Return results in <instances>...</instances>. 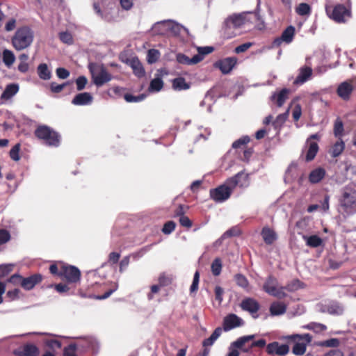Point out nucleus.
I'll use <instances>...</instances> for the list:
<instances>
[{"mask_svg": "<svg viewBox=\"0 0 356 356\" xmlns=\"http://www.w3.org/2000/svg\"><path fill=\"white\" fill-rule=\"evenodd\" d=\"M248 186V176L243 172H238L234 177L227 179L224 184L210 191L211 197L216 202H222L231 195L232 191L237 186Z\"/></svg>", "mask_w": 356, "mask_h": 356, "instance_id": "1", "label": "nucleus"}, {"mask_svg": "<svg viewBox=\"0 0 356 356\" xmlns=\"http://www.w3.org/2000/svg\"><path fill=\"white\" fill-rule=\"evenodd\" d=\"M256 20H261L260 15L258 13L253 14L250 12L234 13L225 19L222 29L227 38H232L236 35L232 31L233 29H238L251 24Z\"/></svg>", "mask_w": 356, "mask_h": 356, "instance_id": "2", "label": "nucleus"}, {"mask_svg": "<svg viewBox=\"0 0 356 356\" xmlns=\"http://www.w3.org/2000/svg\"><path fill=\"white\" fill-rule=\"evenodd\" d=\"M33 38L34 33L32 29L29 26H22L16 31L11 42L16 50L21 51L31 46Z\"/></svg>", "mask_w": 356, "mask_h": 356, "instance_id": "3", "label": "nucleus"}, {"mask_svg": "<svg viewBox=\"0 0 356 356\" xmlns=\"http://www.w3.org/2000/svg\"><path fill=\"white\" fill-rule=\"evenodd\" d=\"M35 135L48 146L58 147L60 145V136L59 134L47 125L39 126L35 130Z\"/></svg>", "mask_w": 356, "mask_h": 356, "instance_id": "4", "label": "nucleus"}, {"mask_svg": "<svg viewBox=\"0 0 356 356\" xmlns=\"http://www.w3.org/2000/svg\"><path fill=\"white\" fill-rule=\"evenodd\" d=\"M88 69L91 74L92 81L97 87L102 86L106 83L111 81L113 78L112 75L102 65L90 63L88 65Z\"/></svg>", "mask_w": 356, "mask_h": 356, "instance_id": "5", "label": "nucleus"}, {"mask_svg": "<svg viewBox=\"0 0 356 356\" xmlns=\"http://www.w3.org/2000/svg\"><path fill=\"white\" fill-rule=\"evenodd\" d=\"M339 201L344 212L348 214L356 213V190L350 187H345Z\"/></svg>", "mask_w": 356, "mask_h": 356, "instance_id": "6", "label": "nucleus"}, {"mask_svg": "<svg viewBox=\"0 0 356 356\" xmlns=\"http://www.w3.org/2000/svg\"><path fill=\"white\" fill-rule=\"evenodd\" d=\"M286 338L290 340H298V341L295 343L292 349V353L296 355H304L307 350V345L310 343L312 339L309 334H291Z\"/></svg>", "mask_w": 356, "mask_h": 356, "instance_id": "7", "label": "nucleus"}, {"mask_svg": "<svg viewBox=\"0 0 356 356\" xmlns=\"http://www.w3.org/2000/svg\"><path fill=\"white\" fill-rule=\"evenodd\" d=\"M328 16L338 23H344L351 17V12L345 6L338 4L335 6L332 13H330L328 8H326Z\"/></svg>", "mask_w": 356, "mask_h": 356, "instance_id": "8", "label": "nucleus"}, {"mask_svg": "<svg viewBox=\"0 0 356 356\" xmlns=\"http://www.w3.org/2000/svg\"><path fill=\"white\" fill-rule=\"evenodd\" d=\"M295 35V28L293 26H288L282 33L281 36L274 40L273 45L279 47L282 42L291 43Z\"/></svg>", "mask_w": 356, "mask_h": 356, "instance_id": "9", "label": "nucleus"}, {"mask_svg": "<svg viewBox=\"0 0 356 356\" xmlns=\"http://www.w3.org/2000/svg\"><path fill=\"white\" fill-rule=\"evenodd\" d=\"M244 323L242 318L236 314H231L225 317L223 320V329L229 331L235 327H240Z\"/></svg>", "mask_w": 356, "mask_h": 356, "instance_id": "10", "label": "nucleus"}, {"mask_svg": "<svg viewBox=\"0 0 356 356\" xmlns=\"http://www.w3.org/2000/svg\"><path fill=\"white\" fill-rule=\"evenodd\" d=\"M62 274L69 282L76 283L80 280V270L75 266H63Z\"/></svg>", "mask_w": 356, "mask_h": 356, "instance_id": "11", "label": "nucleus"}, {"mask_svg": "<svg viewBox=\"0 0 356 356\" xmlns=\"http://www.w3.org/2000/svg\"><path fill=\"white\" fill-rule=\"evenodd\" d=\"M266 351L269 355L284 356L289 353V347L286 344H280L275 341L267 345Z\"/></svg>", "mask_w": 356, "mask_h": 356, "instance_id": "12", "label": "nucleus"}, {"mask_svg": "<svg viewBox=\"0 0 356 356\" xmlns=\"http://www.w3.org/2000/svg\"><path fill=\"white\" fill-rule=\"evenodd\" d=\"M237 63L235 57H228L216 63L215 66L220 70L222 73H229Z\"/></svg>", "mask_w": 356, "mask_h": 356, "instance_id": "13", "label": "nucleus"}, {"mask_svg": "<svg viewBox=\"0 0 356 356\" xmlns=\"http://www.w3.org/2000/svg\"><path fill=\"white\" fill-rule=\"evenodd\" d=\"M354 86L352 81H346L341 83L337 88V95L343 100L350 99L353 91Z\"/></svg>", "mask_w": 356, "mask_h": 356, "instance_id": "14", "label": "nucleus"}, {"mask_svg": "<svg viewBox=\"0 0 356 356\" xmlns=\"http://www.w3.org/2000/svg\"><path fill=\"white\" fill-rule=\"evenodd\" d=\"M254 338V334L243 336L238 338L236 341L232 342L230 344H232L238 350L240 349L244 353H248L250 351V345L248 347H246L245 344L248 342L253 340Z\"/></svg>", "mask_w": 356, "mask_h": 356, "instance_id": "15", "label": "nucleus"}, {"mask_svg": "<svg viewBox=\"0 0 356 356\" xmlns=\"http://www.w3.org/2000/svg\"><path fill=\"white\" fill-rule=\"evenodd\" d=\"M241 307L243 310L248 312L251 314H256L259 309V302L253 298H245L241 302Z\"/></svg>", "mask_w": 356, "mask_h": 356, "instance_id": "16", "label": "nucleus"}, {"mask_svg": "<svg viewBox=\"0 0 356 356\" xmlns=\"http://www.w3.org/2000/svg\"><path fill=\"white\" fill-rule=\"evenodd\" d=\"M41 281L42 275L40 274H34L26 278L22 277L21 286L25 290H31Z\"/></svg>", "mask_w": 356, "mask_h": 356, "instance_id": "17", "label": "nucleus"}, {"mask_svg": "<svg viewBox=\"0 0 356 356\" xmlns=\"http://www.w3.org/2000/svg\"><path fill=\"white\" fill-rule=\"evenodd\" d=\"M93 97L89 92H81L74 96L72 104L76 106L90 105L92 102Z\"/></svg>", "mask_w": 356, "mask_h": 356, "instance_id": "18", "label": "nucleus"}, {"mask_svg": "<svg viewBox=\"0 0 356 356\" xmlns=\"http://www.w3.org/2000/svg\"><path fill=\"white\" fill-rule=\"evenodd\" d=\"M19 85L17 83H10L7 85L0 97L1 103H4L15 96L19 91Z\"/></svg>", "mask_w": 356, "mask_h": 356, "instance_id": "19", "label": "nucleus"}, {"mask_svg": "<svg viewBox=\"0 0 356 356\" xmlns=\"http://www.w3.org/2000/svg\"><path fill=\"white\" fill-rule=\"evenodd\" d=\"M39 349L32 343H26L22 350H15L14 353L18 356H38L39 355Z\"/></svg>", "mask_w": 356, "mask_h": 356, "instance_id": "20", "label": "nucleus"}, {"mask_svg": "<svg viewBox=\"0 0 356 356\" xmlns=\"http://www.w3.org/2000/svg\"><path fill=\"white\" fill-rule=\"evenodd\" d=\"M312 70L309 67H303L300 69V72L294 81L295 84H302L305 83L312 76Z\"/></svg>", "mask_w": 356, "mask_h": 356, "instance_id": "21", "label": "nucleus"}, {"mask_svg": "<svg viewBox=\"0 0 356 356\" xmlns=\"http://www.w3.org/2000/svg\"><path fill=\"white\" fill-rule=\"evenodd\" d=\"M323 312L332 315H341L343 312V307L338 302H332L324 306Z\"/></svg>", "mask_w": 356, "mask_h": 356, "instance_id": "22", "label": "nucleus"}, {"mask_svg": "<svg viewBox=\"0 0 356 356\" xmlns=\"http://www.w3.org/2000/svg\"><path fill=\"white\" fill-rule=\"evenodd\" d=\"M129 63L136 76L138 77H143L145 76V72L143 66L137 58H131L129 61Z\"/></svg>", "mask_w": 356, "mask_h": 356, "instance_id": "23", "label": "nucleus"}, {"mask_svg": "<svg viewBox=\"0 0 356 356\" xmlns=\"http://www.w3.org/2000/svg\"><path fill=\"white\" fill-rule=\"evenodd\" d=\"M200 56H193V58H190L183 54H178L177 55V60L179 63L190 65L200 62L202 60Z\"/></svg>", "mask_w": 356, "mask_h": 356, "instance_id": "24", "label": "nucleus"}, {"mask_svg": "<svg viewBox=\"0 0 356 356\" xmlns=\"http://www.w3.org/2000/svg\"><path fill=\"white\" fill-rule=\"evenodd\" d=\"M261 234L264 242L268 245H271L277 239L276 233L268 227L262 229Z\"/></svg>", "mask_w": 356, "mask_h": 356, "instance_id": "25", "label": "nucleus"}, {"mask_svg": "<svg viewBox=\"0 0 356 356\" xmlns=\"http://www.w3.org/2000/svg\"><path fill=\"white\" fill-rule=\"evenodd\" d=\"M325 175V170L322 168H318L310 172L309 175V180L312 184H316L321 181Z\"/></svg>", "mask_w": 356, "mask_h": 356, "instance_id": "26", "label": "nucleus"}, {"mask_svg": "<svg viewBox=\"0 0 356 356\" xmlns=\"http://www.w3.org/2000/svg\"><path fill=\"white\" fill-rule=\"evenodd\" d=\"M1 59L4 65L10 68L15 61V56L14 53L9 49H5L1 54Z\"/></svg>", "mask_w": 356, "mask_h": 356, "instance_id": "27", "label": "nucleus"}, {"mask_svg": "<svg viewBox=\"0 0 356 356\" xmlns=\"http://www.w3.org/2000/svg\"><path fill=\"white\" fill-rule=\"evenodd\" d=\"M307 145H308V149L306 154V161H310L315 158L318 151V145L316 142L309 140L307 141Z\"/></svg>", "mask_w": 356, "mask_h": 356, "instance_id": "28", "label": "nucleus"}, {"mask_svg": "<svg viewBox=\"0 0 356 356\" xmlns=\"http://www.w3.org/2000/svg\"><path fill=\"white\" fill-rule=\"evenodd\" d=\"M286 306L280 302H274L270 305V313L272 316H279L284 314Z\"/></svg>", "mask_w": 356, "mask_h": 356, "instance_id": "29", "label": "nucleus"}, {"mask_svg": "<svg viewBox=\"0 0 356 356\" xmlns=\"http://www.w3.org/2000/svg\"><path fill=\"white\" fill-rule=\"evenodd\" d=\"M289 93V90L286 88H284L278 93L273 94L272 95V99H276L277 105L281 107L287 99Z\"/></svg>", "mask_w": 356, "mask_h": 356, "instance_id": "30", "label": "nucleus"}, {"mask_svg": "<svg viewBox=\"0 0 356 356\" xmlns=\"http://www.w3.org/2000/svg\"><path fill=\"white\" fill-rule=\"evenodd\" d=\"M172 88L175 90H184L190 88V83H187L184 78L177 77L172 81Z\"/></svg>", "mask_w": 356, "mask_h": 356, "instance_id": "31", "label": "nucleus"}, {"mask_svg": "<svg viewBox=\"0 0 356 356\" xmlns=\"http://www.w3.org/2000/svg\"><path fill=\"white\" fill-rule=\"evenodd\" d=\"M303 238L305 241L307 245L312 248H318L323 244V240L317 235H312L310 236H303Z\"/></svg>", "mask_w": 356, "mask_h": 356, "instance_id": "32", "label": "nucleus"}, {"mask_svg": "<svg viewBox=\"0 0 356 356\" xmlns=\"http://www.w3.org/2000/svg\"><path fill=\"white\" fill-rule=\"evenodd\" d=\"M161 24L165 25L170 30V33L175 35H179L182 30H185L184 27L181 25L171 21L163 22Z\"/></svg>", "mask_w": 356, "mask_h": 356, "instance_id": "33", "label": "nucleus"}, {"mask_svg": "<svg viewBox=\"0 0 356 356\" xmlns=\"http://www.w3.org/2000/svg\"><path fill=\"white\" fill-rule=\"evenodd\" d=\"M39 77L42 80H49L51 77V72L45 63L40 64L37 69Z\"/></svg>", "mask_w": 356, "mask_h": 356, "instance_id": "34", "label": "nucleus"}, {"mask_svg": "<svg viewBox=\"0 0 356 356\" xmlns=\"http://www.w3.org/2000/svg\"><path fill=\"white\" fill-rule=\"evenodd\" d=\"M345 144L343 140L337 141L330 150L331 156L334 158L339 156L344 150Z\"/></svg>", "mask_w": 356, "mask_h": 356, "instance_id": "35", "label": "nucleus"}, {"mask_svg": "<svg viewBox=\"0 0 356 356\" xmlns=\"http://www.w3.org/2000/svg\"><path fill=\"white\" fill-rule=\"evenodd\" d=\"M222 329L221 327H217L213 332L211 334L210 337L203 341L202 345L204 347L211 346L217 339L221 335Z\"/></svg>", "mask_w": 356, "mask_h": 356, "instance_id": "36", "label": "nucleus"}, {"mask_svg": "<svg viewBox=\"0 0 356 356\" xmlns=\"http://www.w3.org/2000/svg\"><path fill=\"white\" fill-rule=\"evenodd\" d=\"M177 215L180 216L179 217V222L181 226L190 228L192 226L191 220L186 216L184 215L183 207L181 205L179 206Z\"/></svg>", "mask_w": 356, "mask_h": 356, "instance_id": "37", "label": "nucleus"}, {"mask_svg": "<svg viewBox=\"0 0 356 356\" xmlns=\"http://www.w3.org/2000/svg\"><path fill=\"white\" fill-rule=\"evenodd\" d=\"M296 12L300 16H309L312 13V8L307 3H301L296 8Z\"/></svg>", "mask_w": 356, "mask_h": 356, "instance_id": "38", "label": "nucleus"}, {"mask_svg": "<svg viewBox=\"0 0 356 356\" xmlns=\"http://www.w3.org/2000/svg\"><path fill=\"white\" fill-rule=\"evenodd\" d=\"M284 287L275 286L270 290H269L267 293L277 298L282 299L286 296V293L284 292Z\"/></svg>", "mask_w": 356, "mask_h": 356, "instance_id": "39", "label": "nucleus"}, {"mask_svg": "<svg viewBox=\"0 0 356 356\" xmlns=\"http://www.w3.org/2000/svg\"><path fill=\"white\" fill-rule=\"evenodd\" d=\"M163 81L161 78L156 77L151 81L149 86V90L150 92H159L163 88Z\"/></svg>", "mask_w": 356, "mask_h": 356, "instance_id": "40", "label": "nucleus"}, {"mask_svg": "<svg viewBox=\"0 0 356 356\" xmlns=\"http://www.w3.org/2000/svg\"><path fill=\"white\" fill-rule=\"evenodd\" d=\"M289 113V109L284 113L280 114L277 116L276 119L273 121V125L275 129H280L282 124L286 122Z\"/></svg>", "mask_w": 356, "mask_h": 356, "instance_id": "41", "label": "nucleus"}, {"mask_svg": "<svg viewBox=\"0 0 356 356\" xmlns=\"http://www.w3.org/2000/svg\"><path fill=\"white\" fill-rule=\"evenodd\" d=\"M95 343H96V341L95 339L88 337L84 339L83 343L77 345V349H80L81 351H85L88 348H93Z\"/></svg>", "mask_w": 356, "mask_h": 356, "instance_id": "42", "label": "nucleus"}, {"mask_svg": "<svg viewBox=\"0 0 356 356\" xmlns=\"http://www.w3.org/2000/svg\"><path fill=\"white\" fill-rule=\"evenodd\" d=\"M211 272L213 275L218 276L222 270V261L220 258H216L211 264Z\"/></svg>", "mask_w": 356, "mask_h": 356, "instance_id": "43", "label": "nucleus"}, {"mask_svg": "<svg viewBox=\"0 0 356 356\" xmlns=\"http://www.w3.org/2000/svg\"><path fill=\"white\" fill-rule=\"evenodd\" d=\"M160 57V53L155 49H149L147 52V60L149 63L156 62Z\"/></svg>", "mask_w": 356, "mask_h": 356, "instance_id": "44", "label": "nucleus"}, {"mask_svg": "<svg viewBox=\"0 0 356 356\" xmlns=\"http://www.w3.org/2000/svg\"><path fill=\"white\" fill-rule=\"evenodd\" d=\"M278 285V282L276 278L273 276H269L264 284V290L267 293L270 289L275 286Z\"/></svg>", "mask_w": 356, "mask_h": 356, "instance_id": "45", "label": "nucleus"}, {"mask_svg": "<svg viewBox=\"0 0 356 356\" xmlns=\"http://www.w3.org/2000/svg\"><path fill=\"white\" fill-rule=\"evenodd\" d=\"M20 144L17 143L15 145L10 151V158L15 161H18L20 159L19 156Z\"/></svg>", "mask_w": 356, "mask_h": 356, "instance_id": "46", "label": "nucleus"}, {"mask_svg": "<svg viewBox=\"0 0 356 356\" xmlns=\"http://www.w3.org/2000/svg\"><path fill=\"white\" fill-rule=\"evenodd\" d=\"M77 350V345L76 343H71L63 350V356H77L76 351Z\"/></svg>", "mask_w": 356, "mask_h": 356, "instance_id": "47", "label": "nucleus"}, {"mask_svg": "<svg viewBox=\"0 0 356 356\" xmlns=\"http://www.w3.org/2000/svg\"><path fill=\"white\" fill-rule=\"evenodd\" d=\"M234 280H235L237 285H238L239 286L244 288V289L248 287V281L244 275H243L241 274H236L234 276Z\"/></svg>", "mask_w": 356, "mask_h": 356, "instance_id": "48", "label": "nucleus"}, {"mask_svg": "<svg viewBox=\"0 0 356 356\" xmlns=\"http://www.w3.org/2000/svg\"><path fill=\"white\" fill-rule=\"evenodd\" d=\"M301 286L302 283L298 280H295L284 286V289L289 291H294L301 288Z\"/></svg>", "mask_w": 356, "mask_h": 356, "instance_id": "49", "label": "nucleus"}, {"mask_svg": "<svg viewBox=\"0 0 356 356\" xmlns=\"http://www.w3.org/2000/svg\"><path fill=\"white\" fill-rule=\"evenodd\" d=\"M75 83L76 85L77 90L80 91L85 88V87L88 83V79L84 76H80L76 79Z\"/></svg>", "mask_w": 356, "mask_h": 356, "instance_id": "50", "label": "nucleus"}, {"mask_svg": "<svg viewBox=\"0 0 356 356\" xmlns=\"http://www.w3.org/2000/svg\"><path fill=\"white\" fill-rule=\"evenodd\" d=\"M250 142V138L248 136H243L242 138L236 140L232 143V147L237 149L243 145H246Z\"/></svg>", "mask_w": 356, "mask_h": 356, "instance_id": "51", "label": "nucleus"}, {"mask_svg": "<svg viewBox=\"0 0 356 356\" xmlns=\"http://www.w3.org/2000/svg\"><path fill=\"white\" fill-rule=\"evenodd\" d=\"M213 50V48L212 47H197V51L198 54L195 56H201L202 60L204 58V56L205 55H207L210 53H211Z\"/></svg>", "mask_w": 356, "mask_h": 356, "instance_id": "52", "label": "nucleus"}, {"mask_svg": "<svg viewBox=\"0 0 356 356\" xmlns=\"http://www.w3.org/2000/svg\"><path fill=\"white\" fill-rule=\"evenodd\" d=\"M13 266L12 264L0 265V278L7 275L13 270Z\"/></svg>", "mask_w": 356, "mask_h": 356, "instance_id": "53", "label": "nucleus"}, {"mask_svg": "<svg viewBox=\"0 0 356 356\" xmlns=\"http://www.w3.org/2000/svg\"><path fill=\"white\" fill-rule=\"evenodd\" d=\"M68 83H65L63 84H57L55 82H52L50 84V88L52 92L54 93H59L64 88L67 86Z\"/></svg>", "mask_w": 356, "mask_h": 356, "instance_id": "54", "label": "nucleus"}, {"mask_svg": "<svg viewBox=\"0 0 356 356\" xmlns=\"http://www.w3.org/2000/svg\"><path fill=\"white\" fill-rule=\"evenodd\" d=\"M59 38L63 42L68 44L73 42L72 36L69 32H61L59 34Z\"/></svg>", "mask_w": 356, "mask_h": 356, "instance_id": "55", "label": "nucleus"}, {"mask_svg": "<svg viewBox=\"0 0 356 356\" xmlns=\"http://www.w3.org/2000/svg\"><path fill=\"white\" fill-rule=\"evenodd\" d=\"M175 228V223L173 221H168L163 225L162 232L165 234H170L172 233Z\"/></svg>", "mask_w": 356, "mask_h": 356, "instance_id": "56", "label": "nucleus"}, {"mask_svg": "<svg viewBox=\"0 0 356 356\" xmlns=\"http://www.w3.org/2000/svg\"><path fill=\"white\" fill-rule=\"evenodd\" d=\"M10 239V234L6 229H0V245L6 243Z\"/></svg>", "mask_w": 356, "mask_h": 356, "instance_id": "57", "label": "nucleus"}, {"mask_svg": "<svg viewBox=\"0 0 356 356\" xmlns=\"http://www.w3.org/2000/svg\"><path fill=\"white\" fill-rule=\"evenodd\" d=\"M326 329L327 327L324 324L312 322L311 330L314 331L316 333H320L321 332L326 330Z\"/></svg>", "mask_w": 356, "mask_h": 356, "instance_id": "58", "label": "nucleus"}, {"mask_svg": "<svg viewBox=\"0 0 356 356\" xmlns=\"http://www.w3.org/2000/svg\"><path fill=\"white\" fill-rule=\"evenodd\" d=\"M57 76L61 79H65L70 76V72L63 67H58L56 70Z\"/></svg>", "mask_w": 356, "mask_h": 356, "instance_id": "59", "label": "nucleus"}, {"mask_svg": "<svg viewBox=\"0 0 356 356\" xmlns=\"http://www.w3.org/2000/svg\"><path fill=\"white\" fill-rule=\"evenodd\" d=\"M145 97L143 95L134 96L130 94H126L124 95V99L127 102H138L143 100Z\"/></svg>", "mask_w": 356, "mask_h": 356, "instance_id": "60", "label": "nucleus"}, {"mask_svg": "<svg viewBox=\"0 0 356 356\" xmlns=\"http://www.w3.org/2000/svg\"><path fill=\"white\" fill-rule=\"evenodd\" d=\"M343 131V125L341 120H337L334 123V131L335 136L341 135Z\"/></svg>", "mask_w": 356, "mask_h": 356, "instance_id": "61", "label": "nucleus"}, {"mask_svg": "<svg viewBox=\"0 0 356 356\" xmlns=\"http://www.w3.org/2000/svg\"><path fill=\"white\" fill-rule=\"evenodd\" d=\"M46 344L47 346H49L51 349L61 348V343L59 341L55 340V339L47 340Z\"/></svg>", "mask_w": 356, "mask_h": 356, "instance_id": "62", "label": "nucleus"}, {"mask_svg": "<svg viewBox=\"0 0 356 356\" xmlns=\"http://www.w3.org/2000/svg\"><path fill=\"white\" fill-rule=\"evenodd\" d=\"M252 43L251 42H246V43H243L238 47H236L235 48V52L236 54H240V53H242V52H245V51H247L251 46H252Z\"/></svg>", "mask_w": 356, "mask_h": 356, "instance_id": "63", "label": "nucleus"}, {"mask_svg": "<svg viewBox=\"0 0 356 356\" xmlns=\"http://www.w3.org/2000/svg\"><path fill=\"white\" fill-rule=\"evenodd\" d=\"M171 278L165 275H162L159 278V283L161 286H168L171 283Z\"/></svg>", "mask_w": 356, "mask_h": 356, "instance_id": "64", "label": "nucleus"}]
</instances>
